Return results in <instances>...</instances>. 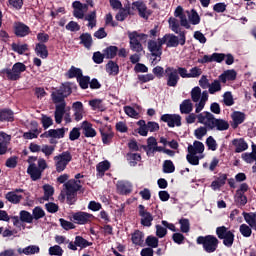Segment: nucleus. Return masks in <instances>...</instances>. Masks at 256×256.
<instances>
[{
  "label": "nucleus",
  "instance_id": "nucleus-53",
  "mask_svg": "<svg viewBox=\"0 0 256 256\" xmlns=\"http://www.w3.org/2000/svg\"><path fill=\"white\" fill-rule=\"evenodd\" d=\"M20 221H22V223H33V216L29 211L21 210Z\"/></svg>",
  "mask_w": 256,
  "mask_h": 256
},
{
  "label": "nucleus",
  "instance_id": "nucleus-56",
  "mask_svg": "<svg viewBox=\"0 0 256 256\" xmlns=\"http://www.w3.org/2000/svg\"><path fill=\"white\" fill-rule=\"evenodd\" d=\"M163 173H175V164L171 160L163 162Z\"/></svg>",
  "mask_w": 256,
  "mask_h": 256
},
{
  "label": "nucleus",
  "instance_id": "nucleus-28",
  "mask_svg": "<svg viewBox=\"0 0 256 256\" xmlns=\"http://www.w3.org/2000/svg\"><path fill=\"white\" fill-rule=\"evenodd\" d=\"M232 145L235 148V153H243V151H247V149H249V145L247 144V142H245V139L240 138V139H234L232 141Z\"/></svg>",
  "mask_w": 256,
  "mask_h": 256
},
{
  "label": "nucleus",
  "instance_id": "nucleus-20",
  "mask_svg": "<svg viewBox=\"0 0 256 256\" xmlns=\"http://www.w3.org/2000/svg\"><path fill=\"white\" fill-rule=\"evenodd\" d=\"M82 133L87 138L97 137V131L89 121L82 122Z\"/></svg>",
  "mask_w": 256,
  "mask_h": 256
},
{
  "label": "nucleus",
  "instance_id": "nucleus-7",
  "mask_svg": "<svg viewBox=\"0 0 256 256\" xmlns=\"http://www.w3.org/2000/svg\"><path fill=\"white\" fill-rule=\"evenodd\" d=\"M131 11H138L139 17L142 19H149L151 15H153V11L151 9L147 8V4L145 2L138 0L132 3V6L130 7Z\"/></svg>",
  "mask_w": 256,
  "mask_h": 256
},
{
  "label": "nucleus",
  "instance_id": "nucleus-37",
  "mask_svg": "<svg viewBox=\"0 0 256 256\" xmlns=\"http://www.w3.org/2000/svg\"><path fill=\"white\" fill-rule=\"evenodd\" d=\"M40 248L39 246L36 245H30L26 248H19L18 249V253L20 255L24 254V255H35L36 253H39Z\"/></svg>",
  "mask_w": 256,
  "mask_h": 256
},
{
  "label": "nucleus",
  "instance_id": "nucleus-55",
  "mask_svg": "<svg viewBox=\"0 0 256 256\" xmlns=\"http://www.w3.org/2000/svg\"><path fill=\"white\" fill-rule=\"evenodd\" d=\"M51 138L63 139L65 137V128L50 129Z\"/></svg>",
  "mask_w": 256,
  "mask_h": 256
},
{
  "label": "nucleus",
  "instance_id": "nucleus-39",
  "mask_svg": "<svg viewBox=\"0 0 256 256\" xmlns=\"http://www.w3.org/2000/svg\"><path fill=\"white\" fill-rule=\"evenodd\" d=\"M106 72L110 75H119V64L117 62L110 60L106 64Z\"/></svg>",
  "mask_w": 256,
  "mask_h": 256
},
{
  "label": "nucleus",
  "instance_id": "nucleus-45",
  "mask_svg": "<svg viewBox=\"0 0 256 256\" xmlns=\"http://www.w3.org/2000/svg\"><path fill=\"white\" fill-rule=\"evenodd\" d=\"M155 146H157V139L153 136L149 137L147 139V146H143L148 157L151 156V151Z\"/></svg>",
  "mask_w": 256,
  "mask_h": 256
},
{
  "label": "nucleus",
  "instance_id": "nucleus-12",
  "mask_svg": "<svg viewBox=\"0 0 256 256\" xmlns=\"http://www.w3.org/2000/svg\"><path fill=\"white\" fill-rule=\"evenodd\" d=\"M139 215L141 216V225L143 227H151L153 225V215L151 212L147 211L143 204L138 206Z\"/></svg>",
  "mask_w": 256,
  "mask_h": 256
},
{
  "label": "nucleus",
  "instance_id": "nucleus-59",
  "mask_svg": "<svg viewBox=\"0 0 256 256\" xmlns=\"http://www.w3.org/2000/svg\"><path fill=\"white\" fill-rule=\"evenodd\" d=\"M189 21L192 25H199V23H201V17L199 16V13H197V10L195 9L191 10Z\"/></svg>",
  "mask_w": 256,
  "mask_h": 256
},
{
  "label": "nucleus",
  "instance_id": "nucleus-58",
  "mask_svg": "<svg viewBox=\"0 0 256 256\" xmlns=\"http://www.w3.org/2000/svg\"><path fill=\"white\" fill-rule=\"evenodd\" d=\"M191 99L194 103H199L201 99V88L199 86H196L191 90Z\"/></svg>",
  "mask_w": 256,
  "mask_h": 256
},
{
  "label": "nucleus",
  "instance_id": "nucleus-38",
  "mask_svg": "<svg viewBox=\"0 0 256 256\" xmlns=\"http://www.w3.org/2000/svg\"><path fill=\"white\" fill-rule=\"evenodd\" d=\"M82 75H83V70H81V68H77L75 66H71V68L66 73V77H68V79H75L76 78V80H77Z\"/></svg>",
  "mask_w": 256,
  "mask_h": 256
},
{
  "label": "nucleus",
  "instance_id": "nucleus-25",
  "mask_svg": "<svg viewBox=\"0 0 256 256\" xmlns=\"http://www.w3.org/2000/svg\"><path fill=\"white\" fill-rule=\"evenodd\" d=\"M11 141V136L5 132H0V155H5L7 153V145Z\"/></svg>",
  "mask_w": 256,
  "mask_h": 256
},
{
  "label": "nucleus",
  "instance_id": "nucleus-18",
  "mask_svg": "<svg viewBox=\"0 0 256 256\" xmlns=\"http://www.w3.org/2000/svg\"><path fill=\"white\" fill-rule=\"evenodd\" d=\"M231 127L232 129H237L239 125L243 124L245 122V113L241 111H235L231 114Z\"/></svg>",
  "mask_w": 256,
  "mask_h": 256
},
{
  "label": "nucleus",
  "instance_id": "nucleus-23",
  "mask_svg": "<svg viewBox=\"0 0 256 256\" xmlns=\"http://www.w3.org/2000/svg\"><path fill=\"white\" fill-rule=\"evenodd\" d=\"M148 51H150L152 57H159V59H161V55H163V50L155 40L148 41Z\"/></svg>",
  "mask_w": 256,
  "mask_h": 256
},
{
  "label": "nucleus",
  "instance_id": "nucleus-40",
  "mask_svg": "<svg viewBox=\"0 0 256 256\" xmlns=\"http://www.w3.org/2000/svg\"><path fill=\"white\" fill-rule=\"evenodd\" d=\"M11 49L14 51V53H18V55H24L26 51H29V44H17V43H12L11 44Z\"/></svg>",
  "mask_w": 256,
  "mask_h": 256
},
{
  "label": "nucleus",
  "instance_id": "nucleus-19",
  "mask_svg": "<svg viewBox=\"0 0 256 256\" xmlns=\"http://www.w3.org/2000/svg\"><path fill=\"white\" fill-rule=\"evenodd\" d=\"M27 173L30 175V179H32V181H39L43 175V172L38 169L36 163H32L28 166Z\"/></svg>",
  "mask_w": 256,
  "mask_h": 256
},
{
  "label": "nucleus",
  "instance_id": "nucleus-52",
  "mask_svg": "<svg viewBox=\"0 0 256 256\" xmlns=\"http://www.w3.org/2000/svg\"><path fill=\"white\" fill-rule=\"evenodd\" d=\"M146 245H148V248L150 249H157V247H159V238L155 236H148L146 238Z\"/></svg>",
  "mask_w": 256,
  "mask_h": 256
},
{
  "label": "nucleus",
  "instance_id": "nucleus-54",
  "mask_svg": "<svg viewBox=\"0 0 256 256\" xmlns=\"http://www.w3.org/2000/svg\"><path fill=\"white\" fill-rule=\"evenodd\" d=\"M210 95H215V93L221 91V82L219 80H214L209 86Z\"/></svg>",
  "mask_w": 256,
  "mask_h": 256
},
{
  "label": "nucleus",
  "instance_id": "nucleus-6",
  "mask_svg": "<svg viewBox=\"0 0 256 256\" xmlns=\"http://www.w3.org/2000/svg\"><path fill=\"white\" fill-rule=\"evenodd\" d=\"M54 161L57 173H63V170L67 169L69 163L73 161V156L71 155V152L64 151L61 154L55 156Z\"/></svg>",
  "mask_w": 256,
  "mask_h": 256
},
{
  "label": "nucleus",
  "instance_id": "nucleus-27",
  "mask_svg": "<svg viewBox=\"0 0 256 256\" xmlns=\"http://www.w3.org/2000/svg\"><path fill=\"white\" fill-rule=\"evenodd\" d=\"M205 151V145L201 141L195 140L193 145H188V153L192 155H197V153H203Z\"/></svg>",
  "mask_w": 256,
  "mask_h": 256
},
{
  "label": "nucleus",
  "instance_id": "nucleus-62",
  "mask_svg": "<svg viewBox=\"0 0 256 256\" xmlns=\"http://www.w3.org/2000/svg\"><path fill=\"white\" fill-rule=\"evenodd\" d=\"M49 255L51 256H61L63 255V248L59 245H54L49 248Z\"/></svg>",
  "mask_w": 256,
  "mask_h": 256
},
{
  "label": "nucleus",
  "instance_id": "nucleus-63",
  "mask_svg": "<svg viewBox=\"0 0 256 256\" xmlns=\"http://www.w3.org/2000/svg\"><path fill=\"white\" fill-rule=\"evenodd\" d=\"M206 145L210 151H217V141L213 136H209L206 139Z\"/></svg>",
  "mask_w": 256,
  "mask_h": 256
},
{
  "label": "nucleus",
  "instance_id": "nucleus-2",
  "mask_svg": "<svg viewBox=\"0 0 256 256\" xmlns=\"http://www.w3.org/2000/svg\"><path fill=\"white\" fill-rule=\"evenodd\" d=\"M27 71V66L22 62H16L11 68H3L0 70V77L7 79L8 81H19L21 79V73Z\"/></svg>",
  "mask_w": 256,
  "mask_h": 256
},
{
  "label": "nucleus",
  "instance_id": "nucleus-42",
  "mask_svg": "<svg viewBox=\"0 0 256 256\" xmlns=\"http://www.w3.org/2000/svg\"><path fill=\"white\" fill-rule=\"evenodd\" d=\"M83 183H85L83 180L70 179L64 184V186H71L73 189H76V191L79 192L83 189Z\"/></svg>",
  "mask_w": 256,
  "mask_h": 256
},
{
  "label": "nucleus",
  "instance_id": "nucleus-22",
  "mask_svg": "<svg viewBox=\"0 0 256 256\" xmlns=\"http://www.w3.org/2000/svg\"><path fill=\"white\" fill-rule=\"evenodd\" d=\"M65 107H67V103L56 104L54 117H55V122L57 123V125H61V123L63 121V117L65 115Z\"/></svg>",
  "mask_w": 256,
  "mask_h": 256
},
{
  "label": "nucleus",
  "instance_id": "nucleus-46",
  "mask_svg": "<svg viewBox=\"0 0 256 256\" xmlns=\"http://www.w3.org/2000/svg\"><path fill=\"white\" fill-rule=\"evenodd\" d=\"M141 160V154L139 153H128L127 154V161H129L130 167L137 166V161Z\"/></svg>",
  "mask_w": 256,
  "mask_h": 256
},
{
  "label": "nucleus",
  "instance_id": "nucleus-36",
  "mask_svg": "<svg viewBox=\"0 0 256 256\" xmlns=\"http://www.w3.org/2000/svg\"><path fill=\"white\" fill-rule=\"evenodd\" d=\"M100 135L102 137L103 145H111L113 143V137H115V133L113 132H105L104 129H100Z\"/></svg>",
  "mask_w": 256,
  "mask_h": 256
},
{
  "label": "nucleus",
  "instance_id": "nucleus-30",
  "mask_svg": "<svg viewBox=\"0 0 256 256\" xmlns=\"http://www.w3.org/2000/svg\"><path fill=\"white\" fill-rule=\"evenodd\" d=\"M73 7V16L76 17V19H84L85 18V11L82 10L81 1H74L72 3Z\"/></svg>",
  "mask_w": 256,
  "mask_h": 256
},
{
  "label": "nucleus",
  "instance_id": "nucleus-61",
  "mask_svg": "<svg viewBox=\"0 0 256 256\" xmlns=\"http://www.w3.org/2000/svg\"><path fill=\"white\" fill-rule=\"evenodd\" d=\"M41 123H42L43 129H49V127L53 125V118L43 114L41 118Z\"/></svg>",
  "mask_w": 256,
  "mask_h": 256
},
{
  "label": "nucleus",
  "instance_id": "nucleus-31",
  "mask_svg": "<svg viewBox=\"0 0 256 256\" xmlns=\"http://www.w3.org/2000/svg\"><path fill=\"white\" fill-rule=\"evenodd\" d=\"M80 45H83L86 49H91L93 45V37L90 33H82L79 37Z\"/></svg>",
  "mask_w": 256,
  "mask_h": 256
},
{
  "label": "nucleus",
  "instance_id": "nucleus-51",
  "mask_svg": "<svg viewBox=\"0 0 256 256\" xmlns=\"http://www.w3.org/2000/svg\"><path fill=\"white\" fill-rule=\"evenodd\" d=\"M143 232L136 230L133 234H132V243H134V245H142L143 243Z\"/></svg>",
  "mask_w": 256,
  "mask_h": 256
},
{
  "label": "nucleus",
  "instance_id": "nucleus-4",
  "mask_svg": "<svg viewBox=\"0 0 256 256\" xmlns=\"http://www.w3.org/2000/svg\"><path fill=\"white\" fill-rule=\"evenodd\" d=\"M73 93V88H71V83L66 82L62 83L59 87V89L55 90L51 93V99L54 103V105L67 103L65 102V99L69 97Z\"/></svg>",
  "mask_w": 256,
  "mask_h": 256
},
{
  "label": "nucleus",
  "instance_id": "nucleus-9",
  "mask_svg": "<svg viewBox=\"0 0 256 256\" xmlns=\"http://www.w3.org/2000/svg\"><path fill=\"white\" fill-rule=\"evenodd\" d=\"M166 85L168 87H175L179 80L181 79L177 74V68L175 67H166L165 69Z\"/></svg>",
  "mask_w": 256,
  "mask_h": 256
},
{
  "label": "nucleus",
  "instance_id": "nucleus-64",
  "mask_svg": "<svg viewBox=\"0 0 256 256\" xmlns=\"http://www.w3.org/2000/svg\"><path fill=\"white\" fill-rule=\"evenodd\" d=\"M239 231L244 237H250L253 233V230H251V227H249L247 224L240 225Z\"/></svg>",
  "mask_w": 256,
  "mask_h": 256
},
{
  "label": "nucleus",
  "instance_id": "nucleus-14",
  "mask_svg": "<svg viewBox=\"0 0 256 256\" xmlns=\"http://www.w3.org/2000/svg\"><path fill=\"white\" fill-rule=\"evenodd\" d=\"M130 40V49L135 53H141L143 51V44L137 39V31H134L128 35Z\"/></svg>",
  "mask_w": 256,
  "mask_h": 256
},
{
  "label": "nucleus",
  "instance_id": "nucleus-33",
  "mask_svg": "<svg viewBox=\"0 0 256 256\" xmlns=\"http://www.w3.org/2000/svg\"><path fill=\"white\" fill-rule=\"evenodd\" d=\"M244 220L246 223L252 228L255 229L256 231V213L255 212H243L242 213Z\"/></svg>",
  "mask_w": 256,
  "mask_h": 256
},
{
  "label": "nucleus",
  "instance_id": "nucleus-15",
  "mask_svg": "<svg viewBox=\"0 0 256 256\" xmlns=\"http://www.w3.org/2000/svg\"><path fill=\"white\" fill-rule=\"evenodd\" d=\"M31 33V28L27 26L23 22H18L14 26V34L16 37H27V35H30Z\"/></svg>",
  "mask_w": 256,
  "mask_h": 256
},
{
  "label": "nucleus",
  "instance_id": "nucleus-5",
  "mask_svg": "<svg viewBox=\"0 0 256 256\" xmlns=\"http://www.w3.org/2000/svg\"><path fill=\"white\" fill-rule=\"evenodd\" d=\"M216 235L218 239L223 241L225 247H228V249L233 247V243H235L234 231L229 230V228L225 226H219L216 228Z\"/></svg>",
  "mask_w": 256,
  "mask_h": 256
},
{
  "label": "nucleus",
  "instance_id": "nucleus-13",
  "mask_svg": "<svg viewBox=\"0 0 256 256\" xmlns=\"http://www.w3.org/2000/svg\"><path fill=\"white\" fill-rule=\"evenodd\" d=\"M72 219L75 223H77V225H87V223H91V219H93V214L79 211L75 212L72 215Z\"/></svg>",
  "mask_w": 256,
  "mask_h": 256
},
{
  "label": "nucleus",
  "instance_id": "nucleus-21",
  "mask_svg": "<svg viewBox=\"0 0 256 256\" xmlns=\"http://www.w3.org/2000/svg\"><path fill=\"white\" fill-rule=\"evenodd\" d=\"M129 15H135V12L131 10V6L125 5L124 8H120L119 12L116 14L115 19L116 21H125Z\"/></svg>",
  "mask_w": 256,
  "mask_h": 256
},
{
  "label": "nucleus",
  "instance_id": "nucleus-3",
  "mask_svg": "<svg viewBox=\"0 0 256 256\" xmlns=\"http://www.w3.org/2000/svg\"><path fill=\"white\" fill-rule=\"evenodd\" d=\"M196 243L202 245L205 253H215L219 249V238L215 235L198 236Z\"/></svg>",
  "mask_w": 256,
  "mask_h": 256
},
{
  "label": "nucleus",
  "instance_id": "nucleus-57",
  "mask_svg": "<svg viewBox=\"0 0 256 256\" xmlns=\"http://www.w3.org/2000/svg\"><path fill=\"white\" fill-rule=\"evenodd\" d=\"M208 131H209V128H207V126H200L194 131V135L196 139L201 140L203 139V137H205V135H207Z\"/></svg>",
  "mask_w": 256,
  "mask_h": 256
},
{
  "label": "nucleus",
  "instance_id": "nucleus-50",
  "mask_svg": "<svg viewBox=\"0 0 256 256\" xmlns=\"http://www.w3.org/2000/svg\"><path fill=\"white\" fill-rule=\"evenodd\" d=\"M223 103L226 107H231L235 105V100L233 99V94L229 91L223 94Z\"/></svg>",
  "mask_w": 256,
  "mask_h": 256
},
{
  "label": "nucleus",
  "instance_id": "nucleus-16",
  "mask_svg": "<svg viewBox=\"0 0 256 256\" xmlns=\"http://www.w3.org/2000/svg\"><path fill=\"white\" fill-rule=\"evenodd\" d=\"M15 121V112L9 108L0 109V123H13Z\"/></svg>",
  "mask_w": 256,
  "mask_h": 256
},
{
  "label": "nucleus",
  "instance_id": "nucleus-49",
  "mask_svg": "<svg viewBox=\"0 0 256 256\" xmlns=\"http://www.w3.org/2000/svg\"><path fill=\"white\" fill-rule=\"evenodd\" d=\"M32 217L33 219H35V221H39V219H43V217H45V210H43V208H41L40 206H36L32 210Z\"/></svg>",
  "mask_w": 256,
  "mask_h": 256
},
{
  "label": "nucleus",
  "instance_id": "nucleus-44",
  "mask_svg": "<svg viewBox=\"0 0 256 256\" xmlns=\"http://www.w3.org/2000/svg\"><path fill=\"white\" fill-rule=\"evenodd\" d=\"M117 190L120 195H129V193H131V191H133V188L130 184L119 183L117 185Z\"/></svg>",
  "mask_w": 256,
  "mask_h": 256
},
{
  "label": "nucleus",
  "instance_id": "nucleus-35",
  "mask_svg": "<svg viewBox=\"0 0 256 256\" xmlns=\"http://www.w3.org/2000/svg\"><path fill=\"white\" fill-rule=\"evenodd\" d=\"M193 111V103H191V99H186L180 104V113L182 115H189Z\"/></svg>",
  "mask_w": 256,
  "mask_h": 256
},
{
  "label": "nucleus",
  "instance_id": "nucleus-24",
  "mask_svg": "<svg viewBox=\"0 0 256 256\" xmlns=\"http://www.w3.org/2000/svg\"><path fill=\"white\" fill-rule=\"evenodd\" d=\"M72 110L74 111L75 121L77 122L81 121V119H83V113H84L83 102L81 101L74 102L72 104Z\"/></svg>",
  "mask_w": 256,
  "mask_h": 256
},
{
  "label": "nucleus",
  "instance_id": "nucleus-11",
  "mask_svg": "<svg viewBox=\"0 0 256 256\" xmlns=\"http://www.w3.org/2000/svg\"><path fill=\"white\" fill-rule=\"evenodd\" d=\"M160 121L167 123L168 127H181V115L179 114H163Z\"/></svg>",
  "mask_w": 256,
  "mask_h": 256
},
{
  "label": "nucleus",
  "instance_id": "nucleus-47",
  "mask_svg": "<svg viewBox=\"0 0 256 256\" xmlns=\"http://www.w3.org/2000/svg\"><path fill=\"white\" fill-rule=\"evenodd\" d=\"M179 224L181 233H189V231H191V223L189 222V219L181 218Z\"/></svg>",
  "mask_w": 256,
  "mask_h": 256
},
{
  "label": "nucleus",
  "instance_id": "nucleus-32",
  "mask_svg": "<svg viewBox=\"0 0 256 256\" xmlns=\"http://www.w3.org/2000/svg\"><path fill=\"white\" fill-rule=\"evenodd\" d=\"M5 199L8 200L9 203H12V205H19L23 199V195H18L15 194V192L10 191L5 194Z\"/></svg>",
  "mask_w": 256,
  "mask_h": 256
},
{
  "label": "nucleus",
  "instance_id": "nucleus-34",
  "mask_svg": "<svg viewBox=\"0 0 256 256\" xmlns=\"http://www.w3.org/2000/svg\"><path fill=\"white\" fill-rule=\"evenodd\" d=\"M105 59H115L117 53H119V47L117 46H108L103 50Z\"/></svg>",
  "mask_w": 256,
  "mask_h": 256
},
{
  "label": "nucleus",
  "instance_id": "nucleus-17",
  "mask_svg": "<svg viewBox=\"0 0 256 256\" xmlns=\"http://www.w3.org/2000/svg\"><path fill=\"white\" fill-rule=\"evenodd\" d=\"M64 189L66 191V203L68 205H75L77 203V193L76 189L73 186H65Z\"/></svg>",
  "mask_w": 256,
  "mask_h": 256
},
{
  "label": "nucleus",
  "instance_id": "nucleus-29",
  "mask_svg": "<svg viewBox=\"0 0 256 256\" xmlns=\"http://www.w3.org/2000/svg\"><path fill=\"white\" fill-rule=\"evenodd\" d=\"M111 169V163L108 160L99 162L96 166L97 177H104L105 172Z\"/></svg>",
  "mask_w": 256,
  "mask_h": 256
},
{
  "label": "nucleus",
  "instance_id": "nucleus-10",
  "mask_svg": "<svg viewBox=\"0 0 256 256\" xmlns=\"http://www.w3.org/2000/svg\"><path fill=\"white\" fill-rule=\"evenodd\" d=\"M93 242H89L87 239L83 238V236H76L74 242H69L68 249L71 251H77V247L82 249H87V247H91Z\"/></svg>",
  "mask_w": 256,
  "mask_h": 256
},
{
  "label": "nucleus",
  "instance_id": "nucleus-1",
  "mask_svg": "<svg viewBox=\"0 0 256 256\" xmlns=\"http://www.w3.org/2000/svg\"><path fill=\"white\" fill-rule=\"evenodd\" d=\"M198 123L205 125L208 131H227L229 129L228 121L216 118L215 115L209 111H204L199 114Z\"/></svg>",
  "mask_w": 256,
  "mask_h": 256
},
{
  "label": "nucleus",
  "instance_id": "nucleus-41",
  "mask_svg": "<svg viewBox=\"0 0 256 256\" xmlns=\"http://www.w3.org/2000/svg\"><path fill=\"white\" fill-rule=\"evenodd\" d=\"M84 19L85 21H88L87 27H91V29H93V27L97 26V11L94 10L87 14Z\"/></svg>",
  "mask_w": 256,
  "mask_h": 256
},
{
  "label": "nucleus",
  "instance_id": "nucleus-8",
  "mask_svg": "<svg viewBox=\"0 0 256 256\" xmlns=\"http://www.w3.org/2000/svg\"><path fill=\"white\" fill-rule=\"evenodd\" d=\"M167 42L166 47H179V45L183 46L187 43L186 32L182 31L179 33V36L175 34H166ZM180 37V38H179Z\"/></svg>",
  "mask_w": 256,
  "mask_h": 256
},
{
  "label": "nucleus",
  "instance_id": "nucleus-43",
  "mask_svg": "<svg viewBox=\"0 0 256 256\" xmlns=\"http://www.w3.org/2000/svg\"><path fill=\"white\" fill-rule=\"evenodd\" d=\"M234 201L237 205V207H245L247 203V196L241 192H236V195L234 197Z\"/></svg>",
  "mask_w": 256,
  "mask_h": 256
},
{
  "label": "nucleus",
  "instance_id": "nucleus-26",
  "mask_svg": "<svg viewBox=\"0 0 256 256\" xmlns=\"http://www.w3.org/2000/svg\"><path fill=\"white\" fill-rule=\"evenodd\" d=\"M34 51L36 55L41 59H47V57H49V50L47 49V45L43 43H36Z\"/></svg>",
  "mask_w": 256,
  "mask_h": 256
},
{
  "label": "nucleus",
  "instance_id": "nucleus-48",
  "mask_svg": "<svg viewBox=\"0 0 256 256\" xmlns=\"http://www.w3.org/2000/svg\"><path fill=\"white\" fill-rule=\"evenodd\" d=\"M91 81V77L89 76H83V74L80 76V78L77 79V83L80 88L82 89H89V83Z\"/></svg>",
  "mask_w": 256,
  "mask_h": 256
},
{
  "label": "nucleus",
  "instance_id": "nucleus-60",
  "mask_svg": "<svg viewBox=\"0 0 256 256\" xmlns=\"http://www.w3.org/2000/svg\"><path fill=\"white\" fill-rule=\"evenodd\" d=\"M168 23L170 25L171 31H173L176 34H179L181 32L179 28V21H177L176 18H170L168 20Z\"/></svg>",
  "mask_w": 256,
  "mask_h": 256
}]
</instances>
